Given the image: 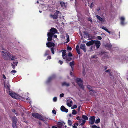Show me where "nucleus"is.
I'll return each instance as SVG.
<instances>
[{"label": "nucleus", "instance_id": "obj_53", "mask_svg": "<svg viewBox=\"0 0 128 128\" xmlns=\"http://www.w3.org/2000/svg\"><path fill=\"white\" fill-rule=\"evenodd\" d=\"M73 106L74 107V108H76L77 107V106L76 105V104L74 105Z\"/></svg>", "mask_w": 128, "mask_h": 128}, {"label": "nucleus", "instance_id": "obj_7", "mask_svg": "<svg viewBox=\"0 0 128 128\" xmlns=\"http://www.w3.org/2000/svg\"><path fill=\"white\" fill-rule=\"evenodd\" d=\"M76 118L78 120H80L79 122L81 126L83 125L86 122V121L84 120H83L82 119H80V117L79 116H78Z\"/></svg>", "mask_w": 128, "mask_h": 128}, {"label": "nucleus", "instance_id": "obj_6", "mask_svg": "<svg viewBox=\"0 0 128 128\" xmlns=\"http://www.w3.org/2000/svg\"><path fill=\"white\" fill-rule=\"evenodd\" d=\"M1 54L2 57L4 59H7V58L6 56L8 55L9 56L8 54V52L7 51H2L1 52Z\"/></svg>", "mask_w": 128, "mask_h": 128}, {"label": "nucleus", "instance_id": "obj_60", "mask_svg": "<svg viewBox=\"0 0 128 128\" xmlns=\"http://www.w3.org/2000/svg\"><path fill=\"white\" fill-rule=\"evenodd\" d=\"M69 116H72V114H69Z\"/></svg>", "mask_w": 128, "mask_h": 128}, {"label": "nucleus", "instance_id": "obj_24", "mask_svg": "<svg viewBox=\"0 0 128 128\" xmlns=\"http://www.w3.org/2000/svg\"><path fill=\"white\" fill-rule=\"evenodd\" d=\"M102 28L106 31V32L110 34V32L108 31V30L104 26H102Z\"/></svg>", "mask_w": 128, "mask_h": 128}, {"label": "nucleus", "instance_id": "obj_56", "mask_svg": "<svg viewBox=\"0 0 128 128\" xmlns=\"http://www.w3.org/2000/svg\"><path fill=\"white\" fill-rule=\"evenodd\" d=\"M70 74L71 76H72L73 75L72 73V72H70Z\"/></svg>", "mask_w": 128, "mask_h": 128}, {"label": "nucleus", "instance_id": "obj_54", "mask_svg": "<svg viewBox=\"0 0 128 128\" xmlns=\"http://www.w3.org/2000/svg\"><path fill=\"white\" fill-rule=\"evenodd\" d=\"M82 74L83 75H84L85 74V72L84 71H83L82 72Z\"/></svg>", "mask_w": 128, "mask_h": 128}, {"label": "nucleus", "instance_id": "obj_52", "mask_svg": "<svg viewBox=\"0 0 128 128\" xmlns=\"http://www.w3.org/2000/svg\"><path fill=\"white\" fill-rule=\"evenodd\" d=\"M51 59V57L50 56H48L47 57V60H48V59Z\"/></svg>", "mask_w": 128, "mask_h": 128}, {"label": "nucleus", "instance_id": "obj_40", "mask_svg": "<svg viewBox=\"0 0 128 128\" xmlns=\"http://www.w3.org/2000/svg\"><path fill=\"white\" fill-rule=\"evenodd\" d=\"M53 101L54 102H56L57 100V98L56 97H54L53 99Z\"/></svg>", "mask_w": 128, "mask_h": 128}, {"label": "nucleus", "instance_id": "obj_39", "mask_svg": "<svg viewBox=\"0 0 128 128\" xmlns=\"http://www.w3.org/2000/svg\"><path fill=\"white\" fill-rule=\"evenodd\" d=\"M60 14V13L59 12V11H56V12L55 13L54 15H57L58 16V14Z\"/></svg>", "mask_w": 128, "mask_h": 128}, {"label": "nucleus", "instance_id": "obj_19", "mask_svg": "<svg viewBox=\"0 0 128 128\" xmlns=\"http://www.w3.org/2000/svg\"><path fill=\"white\" fill-rule=\"evenodd\" d=\"M32 116L34 117L38 118H39L40 116L38 113H34L32 114Z\"/></svg>", "mask_w": 128, "mask_h": 128}, {"label": "nucleus", "instance_id": "obj_33", "mask_svg": "<svg viewBox=\"0 0 128 128\" xmlns=\"http://www.w3.org/2000/svg\"><path fill=\"white\" fill-rule=\"evenodd\" d=\"M72 113L73 115H75L77 113V112L75 110H74L72 111Z\"/></svg>", "mask_w": 128, "mask_h": 128}, {"label": "nucleus", "instance_id": "obj_64", "mask_svg": "<svg viewBox=\"0 0 128 128\" xmlns=\"http://www.w3.org/2000/svg\"><path fill=\"white\" fill-rule=\"evenodd\" d=\"M96 128H100L99 127L97 126V127Z\"/></svg>", "mask_w": 128, "mask_h": 128}, {"label": "nucleus", "instance_id": "obj_44", "mask_svg": "<svg viewBox=\"0 0 128 128\" xmlns=\"http://www.w3.org/2000/svg\"><path fill=\"white\" fill-rule=\"evenodd\" d=\"M72 56V54L70 52H69L68 54V56Z\"/></svg>", "mask_w": 128, "mask_h": 128}, {"label": "nucleus", "instance_id": "obj_2", "mask_svg": "<svg viewBox=\"0 0 128 128\" xmlns=\"http://www.w3.org/2000/svg\"><path fill=\"white\" fill-rule=\"evenodd\" d=\"M2 78L5 79L4 82V85L5 88L7 89V90H8L10 88V85L9 84V79L6 78V77L4 74L2 75Z\"/></svg>", "mask_w": 128, "mask_h": 128}, {"label": "nucleus", "instance_id": "obj_49", "mask_svg": "<svg viewBox=\"0 0 128 128\" xmlns=\"http://www.w3.org/2000/svg\"><path fill=\"white\" fill-rule=\"evenodd\" d=\"M52 112L54 114H56V112L54 110H53L52 111Z\"/></svg>", "mask_w": 128, "mask_h": 128}, {"label": "nucleus", "instance_id": "obj_5", "mask_svg": "<svg viewBox=\"0 0 128 128\" xmlns=\"http://www.w3.org/2000/svg\"><path fill=\"white\" fill-rule=\"evenodd\" d=\"M76 82L80 88L82 89H84V86L82 84V82L80 78H76Z\"/></svg>", "mask_w": 128, "mask_h": 128}, {"label": "nucleus", "instance_id": "obj_25", "mask_svg": "<svg viewBox=\"0 0 128 128\" xmlns=\"http://www.w3.org/2000/svg\"><path fill=\"white\" fill-rule=\"evenodd\" d=\"M62 85L63 86H69V84L66 82H64L62 83Z\"/></svg>", "mask_w": 128, "mask_h": 128}, {"label": "nucleus", "instance_id": "obj_3", "mask_svg": "<svg viewBox=\"0 0 128 128\" xmlns=\"http://www.w3.org/2000/svg\"><path fill=\"white\" fill-rule=\"evenodd\" d=\"M6 89V91L8 92V94L12 98L18 99L20 98V96L17 94L14 93V92L12 91H10L9 90H7Z\"/></svg>", "mask_w": 128, "mask_h": 128}, {"label": "nucleus", "instance_id": "obj_50", "mask_svg": "<svg viewBox=\"0 0 128 128\" xmlns=\"http://www.w3.org/2000/svg\"><path fill=\"white\" fill-rule=\"evenodd\" d=\"M94 5V4H93V3H92L91 4V5L90 6V8H92V6H93Z\"/></svg>", "mask_w": 128, "mask_h": 128}, {"label": "nucleus", "instance_id": "obj_31", "mask_svg": "<svg viewBox=\"0 0 128 128\" xmlns=\"http://www.w3.org/2000/svg\"><path fill=\"white\" fill-rule=\"evenodd\" d=\"M17 59L16 57V56L13 55H12L10 57V59L12 60H14L15 59Z\"/></svg>", "mask_w": 128, "mask_h": 128}, {"label": "nucleus", "instance_id": "obj_26", "mask_svg": "<svg viewBox=\"0 0 128 128\" xmlns=\"http://www.w3.org/2000/svg\"><path fill=\"white\" fill-rule=\"evenodd\" d=\"M76 51L78 54H80V48H79V47L78 46V45H77L76 48Z\"/></svg>", "mask_w": 128, "mask_h": 128}, {"label": "nucleus", "instance_id": "obj_27", "mask_svg": "<svg viewBox=\"0 0 128 128\" xmlns=\"http://www.w3.org/2000/svg\"><path fill=\"white\" fill-rule=\"evenodd\" d=\"M82 119L83 120H84L85 121L86 120H87L88 119V117L84 115L82 116Z\"/></svg>", "mask_w": 128, "mask_h": 128}, {"label": "nucleus", "instance_id": "obj_32", "mask_svg": "<svg viewBox=\"0 0 128 128\" xmlns=\"http://www.w3.org/2000/svg\"><path fill=\"white\" fill-rule=\"evenodd\" d=\"M78 126V123H75L72 126L73 128H77V126Z\"/></svg>", "mask_w": 128, "mask_h": 128}, {"label": "nucleus", "instance_id": "obj_9", "mask_svg": "<svg viewBox=\"0 0 128 128\" xmlns=\"http://www.w3.org/2000/svg\"><path fill=\"white\" fill-rule=\"evenodd\" d=\"M120 24L121 25H124L125 24V22L124 21L125 20V18L124 16H122L120 18Z\"/></svg>", "mask_w": 128, "mask_h": 128}, {"label": "nucleus", "instance_id": "obj_63", "mask_svg": "<svg viewBox=\"0 0 128 128\" xmlns=\"http://www.w3.org/2000/svg\"><path fill=\"white\" fill-rule=\"evenodd\" d=\"M127 80H128V76L127 77Z\"/></svg>", "mask_w": 128, "mask_h": 128}, {"label": "nucleus", "instance_id": "obj_12", "mask_svg": "<svg viewBox=\"0 0 128 128\" xmlns=\"http://www.w3.org/2000/svg\"><path fill=\"white\" fill-rule=\"evenodd\" d=\"M94 43L95 44L96 47L97 48H98L100 44V42L99 41H94Z\"/></svg>", "mask_w": 128, "mask_h": 128}, {"label": "nucleus", "instance_id": "obj_34", "mask_svg": "<svg viewBox=\"0 0 128 128\" xmlns=\"http://www.w3.org/2000/svg\"><path fill=\"white\" fill-rule=\"evenodd\" d=\"M50 17L54 19H55L57 18V15H54V14L53 16L51 15Z\"/></svg>", "mask_w": 128, "mask_h": 128}, {"label": "nucleus", "instance_id": "obj_58", "mask_svg": "<svg viewBox=\"0 0 128 128\" xmlns=\"http://www.w3.org/2000/svg\"><path fill=\"white\" fill-rule=\"evenodd\" d=\"M74 107H73V106H72V107H71V109H74Z\"/></svg>", "mask_w": 128, "mask_h": 128}, {"label": "nucleus", "instance_id": "obj_20", "mask_svg": "<svg viewBox=\"0 0 128 128\" xmlns=\"http://www.w3.org/2000/svg\"><path fill=\"white\" fill-rule=\"evenodd\" d=\"M65 59L66 60V62H68L72 60V58H71L66 56Z\"/></svg>", "mask_w": 128, "mask_h": 128}, {"label": "nucleus", "instance_id": "obj_1", "mask_svg": "<svg viewBox=\"0 0 128 128\" xmlns=\"http://www.w3.org/2000/svg\"><path fill=\"white\" fill-rule=\"evenodd\" d=\"M57 32V30L56 29L52 28L50 29V32H48L47 34L48 36L47 40L48 41L51 40L52 39V36Z\"/></svg>", "mask_w": 128, "mask_h": 128}, {"label": "nucleus", "instance_id": "obj_55", "mask_svg": "<svg viewBox=\"0 0 128 128\" xmlns=\"http://www.w3.org/2000/svg\"><path fill=\"white\" fill-rule=\"evenodd\" d=\"M52 128H58V127H56L55 126H53L52 127Z\"/></svg>", "mask_w": 128, "mask_h": 128}, {"label": "nucleus", "instance_id": "obj_42", "mask_svg": "<svg viewBox=\"0 0 128 128\" xmlns=\"http://www.w3.org/2000/svg\"><path fill=\"white\" fill-rule=\"evenodd\" d=\"M97 58V57L95 55H93V56H92L91 57V58Z\"/></svg>", "mask_w": 128, "mask_h": 128}, {"label": "nucleus", "instance_id": "obj_15", "mask_svg": "<svg viewBox=\"0 0 128 128\" xmlns=\"http://www.w3.org/2000/svg\"><path fill=\"white\" fill-rule=\"evenodd\" d=\"M66 104L69 107L71 106L72 104V100H67Z\"/></svg>", "mask_w": 128, "mask_h": 128}, {"label": "nucleus", "instance_id": "obj_23", "mask_svg": "<svg viewBox=\"0 0 128 128\" xmlns=\"http://www.w3.org/2000/svg\"><path fill=\"white\" fill-rule=\"evenodd\" d=\"M66 50L63 51L62 52V56L64 59H65L66 56H67L66 55Z\"/></svg>", "mask_w": 128, "mask_h": 128}, {"label": "nucleus", "instance_id": "obj_38", "mask_svg": "<svg viewBox=\"0 0 128 128\" xmlns=\"http://www.w3.org/2000/svg\"><path fill=\"white\" fill-rule=\"evenodd\" d=\"M100 118L97 119L95 121V123L96 124L99 123L100 122Z\"/></svg>", "mask_w": 128, "mask_h": 128}, {"label": "nucleus", "instance_id": "obj_48", "mask_svg": "<svg viewBox=\"0 0 128 128\" xmlns=\"http://www.w3.org/2000/svg\"><path fill=\"white\" fill-rule=\"evenodd\" d=\"M64 94L63 93L61 94H60V97L61 98L63 97L64 96Z\"/></svg>", "mask_w": 128, "mask_h": 128}, {"label": "nucleus", "instance_id": "obj_4", "mask_svg": "<svg viewBox=\"0 0 128 128\" xmlns=\"http://www.w3.org/2000/svg\"><path fill=\"white\" fill-rule=\"evenodd\" d=\"M46 45L49 48H51V50L52 53L53 54H54V48L52 47H54L55 46V44L54 43L51 42H49L46 43Z\"/></svg>", "mask_w": 128, "mask_h": 128}, {"label": "nucleus", "instance_id": "obj_18", "mask_svg": "<svg viewBox=\"0 0 128 128\" xmlns=\"http://www.w3.org/2000/svg\"><path fill=\"white\" fill-rule=\"evenodd\" d=\"M85 45L84 44H81L80 46V48L83 50L84 52H86V49L85 48Z\"/></svg>", "mask_w": 128, "mask_h": 128}, {"label": "nucleus", "instance_id": "obj_41", "mask_svg": "<svg viewBox=\"0 0 128 128\" xmlns=\"http://www.w3.org/2000/svg\"><path fill=\"white\" fill-rule=\"evenodd\" d=\"M67 49L68 50H72V48L68 46L67 47Z\"/></svg>", "mask_w": 128, "mask_h": 128}, {"label": "nucleus", "instance_id": "obj_57", "mask_svg": "<svg viewBox=\"0 0 128 128\" xmlns=\"http://www.w3.org/2000/svg\"><path fill=\"white\" fill-rule=\"evenodd\" d=\"M54 37L55 38H56L57 37V36L56 35H54Z\"/></svg>", "mask_w": 128, "mask_h": 128}, {"label": "nucleus", "instance_id": "obj_37", "mask_svg": "<svg viewBox=\"0 0 128 128\" xmlns=\"http://www.w3.org/2000/svg\"><path fill=\"white\" fill-rule=\"evenodd\" d=\"M50 52V51L49 50H46L44 54V55L45 56H46L48 55Z\"/></svg>", "mask_w": 128, "mask_h": 128}, {"label": "nucleus", "instance_id": "obj_10", "mask_svg": "<svg viewBox=\"0 0 128 128\" xmlns=\"http://www.w3.org/2000/svg\"><path fill=\"white\" fill-rule=\"evenodd\" d=\"M17 119L15 118L14 119L12 122V126L14 128H17L16 125Z\"/></svg>", "mask_w": 128, "mask_h": 128}, {"label": "nucleus", "instance_id": "obj_21", "mask_svg": "<svg viewBox=\"0 0 128 128\" xmlns=\"http://www.w3.org/2000/svg\"><path fill=\"white\" fill-rule=\"evenodd\" d=\"M18 62L17 61H15L13 62V64H12V66H13L14 69L15 66H17L18 64Z\"/></svg>", "mask_w": 128, "mask_h": 128}, {"label": "nucleus", "instance_id": "obj_11", "mask_svg": "<svg viewBox=\"0 0 128 128\" xmlns=\"http://www.w3.org/2000/svg\"><path fill=\"white\" fill-rule=\"evenodd\" d=\"M65 124V123H62L58 122L57 124V127L58 128H64V125Z\"/></svg>", "mask_w": 128, "mask_h": 128}, {"label": "nucleus", "instance_id": "obj_46", "mask_svg": "<svg viewBox=\"0 0 128 128\" xmlns=\"http://www.w3.org/2000/svg\"><path fill=\"white\" fill-rule=\"evenodd\" d=\"M97 39L99 40H101L102 38L100 36H98L97 37Z\"/></svg>", "mask_w": 128, "mask_h": 128}, {"label": "nucleus", "instance_id": "obj_8", "mask_svg": "<svg viewBox=\"0 0 128 128\" xmlns=\"http://www.w3.org/2000/svg\"><path fill=\"white\" fill-rule=\"evenodd\" d=\"M89 123L90 124H93L95 120V118L94 116H91L90 118H89Z\"/></svg>", "mask_w": 128, "mask_h": 128}, {"label": "nucleus", "instance_id": "obj_62", "mask_svg": "<svg viewBox=\"0 0 128 128\" xmlns=\"http://www.w3.org/2000/svg\"><path fill=\"white\" fill-rule=\"evenodd\" d=\"M100 8H98V10H100Z\"/></svg>", "mask_w": 128, "mask_h": 128}, {"label": "nucleus", "instance_id": "obj_45", "mask_svg": "<svg viewBox=\"0 0 128 128\" xmlns=\"http://www.w3.org/2000/svg\"><path fill=\"white\" fill-rule=\"evenodd\" d=\"M91 127L92 128H96L97 127L96 126V125H92L91 126Z\"/></svg>", "mask_w": 128, "mask_h": 128}, {"label": "nucleus", "instance_id": "obj_17", "mask_svg": "<svg viewBox=\"0 0 128 128\" xmlns=\"http://www.w3.org/2000/svg\"><path fill=\"white\" fill-rule=\"evenodd\" d=\"M94 41L92 40L87 42L86 43V45L87 46H89L92 45L94 43Z\"/></svg>", "mask_w": 128, "mask_h": 128}, {"label": "nucleus", "instance_id": "obj_28", "mask_svg": "<svg viewBox=\"0 0 128 128\" xmlns=\"http://www.w3.org/2000/svg\"><path fill=\"white\" fill-rule=\"evenodd\" d=\"M60 4H61V6L62 7H64L65 8L66 6V4L64 2H60Z\"/></svg>", "mask_w": 128, "mask_h": 128}, {"label": "nucleus", "instance_id": "obj_35", "mask_svg": "<svg viewBox=\"0 0 128 128\" xmlns=\"http://www.w3.org/2000/svg\"><path fill=\"white\" fill-rule=\"evenodd\" d=\"M16 72V70H12L11 71L10 73L11 74L14 75Z\"/></svg>", "mask_w": 128, "mask_h": 128}, {"label": "nucleus", "instance_id": "obj_29", "mask_svg": "<svg viewBox=\"0 0 128 128\" xmlns=\"http://www.w3.org/2000/svg\"><path fill=\"white\" fill-rule=\"evenodd\" d=\"M8 54H9V56H8V55H7L6 56L7 57V59H4L5 60H10V57L11 56V54L9 52H8Z\"/></svg>", "mask_w": 128, "mask_h": 128}, {"label": "nucleus", "instance_id": "obj_47", "mask_svg": "<svg viewBox=\"0 0 128 128\" xmlns=\"http://www.w3.org/2000/svg\"><path fill=\"white\" fill-rule=\"evenodd\" d=\"M63 63V62L62 61L60 60H59V62H58L59 64H62Z\"/></svg>", "mask_w": 128, "mask_h": 128}, {"label": "nucleus", "instance_id": "obj_43", "mask_svg": "<svg viewBox=\"0 0 128 128\" xmlns=\"http://www.w3.org/2000/svg\"><path fill=\"white\" fill-rule=\"evenodd\" d=\"M88 20L90 21L91 22H92V20L91 18L89 17L88 18Z\"/></svg>", "mask_w": 128, "mask_h": 128}, {"label": "nucleus", "instance_id": "obj_14", "mask_svg": "<svg viewBox=\"0 0 128 128\" xmlns=\"http://www.w3.org/2000/svg\"><path fill=\"white\" fill-rule=\"evenodd\" d=\"M96 16L97 18L101 22H105V19L104 18H102L98 15H96Z\"/></svg>", "mask_w": 128, "mask_h": 128}, {"label": "nucleus", "instance_id": "obj_51", "mask_svg": "<svg viewBox=\"0 0 128 128\" xmlns=\"http://www.w3.org/2000/svg\"><path fill=\"white\" fill-rule=\"evenodd\" d=\"M42 5V8H46L45 9H44V10L46 9V6H45L44 5Z\"/></svg>", "mask_w": 128, "mask_h": 128}, {"label": "nucleus", "instance_id": "obj_13", "mask_svg": "<svg viewBox=\"0 0 128 128\" xmlns=\"http://www.w3.org/2000/svg\"><path fill=\"white\" fill-rule=\"evenodd\" d=\"M87 87L89 90L91 91L90 93V94H93L96 92L95 91L92 90V87L90 86H87Z\"/></svg>", "mask_w": 128, "mask_h": 128}, {"label": "nucleus", "instance_id": "obj_16", "mask_svg": "<svg viewBox=\"0 0 128 128\" xmlns=\"http://www.w3.org/2000/svg\"><path fill=\"white\" fill-rule=\"evenodd\" d=\"M60 110L62 112H67L68 110L64 106H62L60 108Z\"/></svg>", "mask_w": 128, "mask_h": 128}, {"label": "nucleus", "instance_id": "obj_22", "mask_svg": "<svg viewBox=\"0 0 128 128\" xmlns=\"http://www.w3.org/2000/svg\"><path fill=\"white\" fill-rule=\"evenodd\" d=\"M74 61H72L70 62V66L71 67L72 69V71L73 70V66L74 65Z\"/></svg>", "mask_w": 128, "mask_h": 128}, {"label": "nucleus", "instance_id": "obj_30", "mask_svg": "<svg viewBox=\"0 0 128 128\" xmlns=\"http://www.w3.org/2000/svg\"><path fill=\"white\" fill-rule=\"evenodd\" d=\"M72 121H71L70 120H68V124L70 126H71L72 125Z\"/></svg>", "mask_w": 128, "mask_h": 128}, {"label": "nucleus", "instance_id": "obj_36", "mask_svg": "<svg viewBox=\"0 0 128 128\" xmlns=\"http://www.w3.org/2000/svg\"><path fill=\"white\" fill-rule=\"evenodd\" d=\"M66 40H67V41H66V42H69V36L68 34H66Z\"/></svg>", "mask_w": 128, "mask_h": 128}, {"label": "nucleus", "instance_id": "obj_61", "mask_svg": "<svg viewBox=\"0 0 128 128\" xmlns=\"http://www.w3.org/2000/svg\"><path fill=\"white\" fill-rule=\"evenodd\" d=\"M78 108L79 110H80V106H79L78 107Z\"/></svg>", "mask_w": 128, "mask_h": 128}, {"label": "nucleus", "instance_id": "obj_59", "mask_svg": "<svg viewBox=\"0 0 128 128\" xmlns=\"http://www.w3.org/2000/svg\"><path fill=\"white\" fill-rule=\"evenodd\" d=\"M106 72H110V70H108L106 71Z\"/></svg>", "mask_w": 128, "mask_h": 128}]
</instances>
